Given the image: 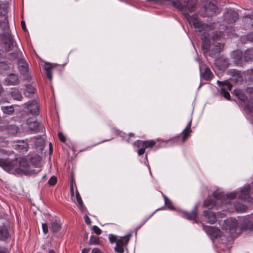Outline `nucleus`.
<instances>
[{
    "mask_svg": "<svg viewBox=\"0 0 253 253\" xmlns=\"http://www.w3.org/2000/svg\"><path fill=\"white\" fill-rule=\"evenodd\" d=\"M11 95L14 99L16 100L19 101L22 98L21 93L18 89L16 88L12 89V91L11 92Z\"/></svg>",
    "mask_w": 253,
    "mask_h": 253,
    "instance_id": "nucleus-24",
    "label": "nucleus"
},
{
    "mask_svg": "<svg viewBox=\"0 0 253 253\" xmlns=\"http://www.w3.org/2000/svg\"><path fill=\"white\" fill-rule=\"evenodd\" d=\"M178 137H177V138H174L173 139V140H178Z\"/></svg>",
    "mask_w": 253,
    "mask_h": 253,
    "instance_id": "nucleus-62",
    "label": "nucleus"
},
{
    "mask_svg": "<svg viewBox=\"0 0 253 253\" xmlns=\"http://www.w3.org/2000/svg\"><path fill=\"white\" fill-rule=\"evenodd\" d=\"M233 94L239 99L243 101L244 103H246V101L247 100V98L242 90L240 89H235L233 91Z\"/></svg>",
    "mask_w": 253,
    "mask_h": 253,
    "instance_id": "nucleus-21",
    "label": "nucleus"
},
{
    "mask_svg": "<svg viewBox=\"0 0 253 253\" xmlns=\"http://www.w3.org/2000/svg\"><path fill=\"white\" fill-rule=\"evenodd\" d=\"M84 219L85 222L87 224L89 225V224H91L90 219L89 218V217L87 215L84 216Z\"/></svg>",
    "mask_w": 253,
    "mask_h": 253,
    "instance_id": "nucleus-47",
    "label": "nucleus"
},
{
    "mask_svg": "<svg viewBox=\"0 0 253 253\" xmlns=\"http://www.w3.org/2000/svg\"><path fill=\"white\" fill-rule=\"evenodd\" d=\"M213 196L216 199V200H220L221 204L224 205L227 203L228 200L223 199V194L220 192L218 190H215L213 193Z\"/></svg>",
    "mask_w": 253,
    "mask_h": 253,
    "instance_id": "nucleus-20",
    "label": "nucleus"
},
{
    "mask_svg": "<svg viewBox=\"0 0 253 253\" xmlns=\"http://www.w3.org/2000/svg\"><path fill=\"white\" fill-rule=\"evenodd\" d=\"M224 222L227 225V227L225 228L229 229L231 234L233 233L238 225L237 220L234 218H230L224 220Z\"/></svg>",
    "mask_w": 253,
    "mask_h": 253,
    "instance_id": "nucleus-12",
    "label": "nucleus"
},
{
    "mask_svg": "<svg viewBox=\"0 0 253 253\" xmlns=\"http://www.w3.org/2000/svg\"><path fill=\"white\" fill-rule=\"evenodd\" d=\"M203 228L212 240L219 236L220 234V231L217 228L213 226H207L204 224H203Z\"/></svg>",
    "mask_w": 253,
    "mask_h": 253,
    "instance_id": "nucleus-7",
    "label": "nucleus"
},
{
    "mask_svg": "<svg viewBox=\"0 0 253 253\" xmlns=\"http://www.w3.org/2000/svg\"><path fill=\"white\" fill-rule=\"evenodd\" d=\"M203 216L205 220L211 224H213L216 221V216L215 213L210 211H205L203 213Z\"/></svg>",
    "mask_w": 253,
    "mask_h": 253,
    "instance_id": "nucleus-14",
    "label": "nucleus"
},
{
    "mask_svg": "<svg viewBox=\"0 0 253 253\" xmlns=\"http://www.w3.org/2000/svg\"><path fill=\"white\" fill-rule=\"evenodd\" d=\"M93 230L97 235H100L101 233V229L97 226H93Z\"/></svg>",
    "mask_w": 253,
    "mask_h": 253,
    "instance_id": "nucleus-42",
    "label": "nucleus"
},
{
    "mask_svg": "<svg viewBox=\"0 0 253 253\" xmlns=\"http://www.w3.org/2000/svg\"><path fill=\"white\" fill-rule=\"evenodd\" d=\"M0 253H7V250L4 248H0Z\"/></svg>",
    "mask_w": 253,
    "mask_h": 253,
    "instance_id": "nucleus-51",
    "label": "nucleus"
},
{
    "mask_svg": "<svg viewBox=\"0 0 253 253\" xmlns=\"http://www.w3.org/2000/svg\"><path fill=\"white\" fill-rule=\"evenodd\" d=\"M56 182H57L56 177L54 176L51 177L48 180V183L50 185H54V184H56Z\"/></svg>",
    "mask_w": 253,
    "mask_h": 253,
    "instance_id": "nucleus-40",
    "label": "nucleus"
},
{
    "mask_svg": "<svg viewBox=\"0 0 253 253\" xmlns=\"http://www.w3.org/2000/svg\"><path fill=\"white\" fill-rule=\"evenodd\" d=\"M172 3L173 6L180 9L182 11L186 18L188 16H190L186 11H192L195 4L193 0H187L186 3L184 5H182L178 0H173Z\"/></svg>",
    "mask_w": 253,
    "mask_h": 253,
    "instance_id": "nucleus-3",
    "label": "nucleus"
},
{
    "mask_svg": "<svg viewBox=\"0 0 253 253\" xmlns=\"http://www.w3.org/2000/svg\"><path fill=\"white\" fill-rule=\"evenodd\" d=\"M5 82L7 85H15L19 83V81L16 74H11L6 77Z\"/></svg>",
    "mask_w": 253,
    "mask_h": 253,
    "instance_id": "nucleus-15",
    "label": "nucleus"
},
{
    "mask_svg": "<svg viewBox=\"0 0 253 253\" xmlns=\"http://www.w3.org/2000/svg\"><path fill=\"white\" fill-rule=\"evenodd\" d=\"M246 106L249 111L253 112V99H250V100L246 104Z\"/></svg>",
    "mask_w": 253,
    "mask_h": 253,
    "instance_id": "nucleus-35",
    "label": "nucleus"
},
{
    "mask_svg": "<svg viewBox=\"0 0 253 253\" xmlns=\"http://www.w3.org/2000/svg\"><path fill=\"white\" fill-rule=\"evenodd\" d=\"M47 78L51 81L52 79V73L51 71L46 72Z\"/></svg>",
    "mask_w": 253,
    "mask_h": 253,
    "instance_id": "nucleus-49",
    "label": "nucleus"
},
{
    "mask_svg": "<svg viewBox=\"0 0 253 253\" xmlns=\"http://www.w3.org/2000/svg\"><path fill=\"white\" fill-rule=\"evenodd\" d=\"M250 185L246 186L242 188L239 194V198L245 202H252L253 198L250 195Z\"/></svg>",
    "mask_w": 253,
    "mask_h": 253,
    "instance_id": "nucleus-9",
    "label": "nucleus"
},
{
    "mask_svg": "<svg viewBox=\"0 0 253 253\" xmlns=\"http://www.w3.org/2000/svg\"><path fill=\"white\" fill-rule=\"evenodd\" d=\"M99 243V239L94 236H91L89 240V243L90 244H98Z\"/></svg>",
    "mask_w": 253,
    "mask_h": 253,
    "instance_id": "nucleus-36",
    "label": "nucleus"
},
{
    "mask_svg": "<svg viewBox=\"0 0 253 253\" xmlns=\"http://www.w3.org/2000/svg\"><path fill=\"white\" fill-rule=\"evenodd\" d=\"M164 197L165 201V204L167 206L168 208L169 209H173V206L171 205V204L170 202H169H169H168L169 200H168V198L165 195H164Z\"/></svg>",
    "mask_w": 253,
    "mask_h": 253,
    "instance_id": "nucleus-41",
    "label": "nucleus"
},
{
    "mask_svg": "<svg viewBox=\"0 0 253 253\" xmlns=\"http://www.w3.org/2000/svg\"><path fill=\"white\" fill-rule=\"evenodd\" d=\"M5 43L6 45H7L8 50L13 49L15 45V42L13 41L12 37L10 35H7L6 39L5 41Z\"/></svg>",
    "mask_w": 253,
    "mask_h": 253,
    "instance_id": "nucleus-22",
    "label": "nucleus"
},
{
    "mask_svg": "<svg viewBox=\"0 0 253 253\" xmlns=\"http://www.w3.org/2000/svg\"><path fill=\"white\" fill-rule=\"evenodd\" d=\"M0 166L5 171L13 174L30 175L36 174L40 171L31 170L28 162L25 158H21L19 160L17 159L13 160L0 159Z\"/></svg>",
    "mask_w": 253,
    "mask_h": 253,
    "instance_id": "nucleus-2",
    "label": "nucleus"
},
{
    "mask_svg": "<svg viewBox=\"0 0 253 253\" xmlns=\"http://www.w3.org/2000/svg\"><path fill=\"white\" fill-rule=\"evenodd\" d=\"M2 91H3V88L1 86V85L0 84V95L2 93Z\"/></svg>",
    "mask_w": 253,
    "mask_h": 253,
    "instance_id": "nucleus-58",
    "label": "nucleus"
},
{
    "mask_svg": "<svg viewBox=\"0 0 253 253\" xmlns=\"http://www.w3.org/2000/svg\"><path fill=\"white\" fill-rule=\"evenodd\" d=\"M130 235H127L124 237H121L118 239L116 246L115 247L116 252L119 253H123L126 247L127 246L130 238Z\"/></svg>",
    "mask_w": 253,
    "mask_h": 253,
    "instance_id": "nucleus-5",
    "label": "nucleus"
},
{
    "mask_svg": "<svg viewBox=\"0 0 253 253\" xmlns=\"http://www.w3.org/2000/svg\"><path fill=\"white\" fill-rule=\"evenodd\" d=\"M42 229L43 232L44 234H47L48 233V226L47 224L46 223H43L42 224Z\"/></svg>",
    "mask_w": 253,
    "mask_h": 253,
    "instance_id": "nucleus-43",
    "label": "nucleus"
},
{
    "mask_svg": "<svg viewBox=\"0 0 253 253\" xmlns=\"http://www.w3.org/2000/svg\"><path fill=\"white\" fill-rule=\"evenodd\" d=\"M182 214L183 217L189 220H194L195 222H198L197 219V210L196 207H195L194 209L191 212L183 211L182 212Z\"/></svg>",
    "mask_w": 253,
    "mask_h": 253,
    "instance_id": "nucleus-16",
    "label": "nucleus"
},
{
    "mask_svg": "<svg viewBox=\"0 0 253 253\" xmlns=\"http://www.w3.org/2000/svg\"><path fill=\"white\" fill-rule=\"evenodd\" d=\"M155 144L156 142L153 140L146 141L137 140L133 143V145L134 147L139 148L137 153L139 156H140L144 153L146 148H152Z\"/></svg>",
    "mask_w": 253,
    "mask_h": 253,
    "instance_id": "nucleus-4",
    "label": "nucleus"
},
{
    "mask_svg": "<svg viewBox=\"0 0 253 253\" xmlns=\"http://www.w3.org/2000/svg\"><path fill=\"white\" fill-rule=\"evenodd\" d=\"M36 90L35 87L32 85H28L26 86L25 90V93H28L29 94L34 93Z\"/></svg>",
    "mask_w": 253,
    "mask_h": 253,
    "instance_id": "nucleus-34",
    "label": "nucleus"
},
{
    "mask_svg": "<svg viewBox=\"0 0 253 253\" xmlns=\"http://www.w3.org/2000/svg\"><path fill=\"white\" fill-rule=\"evenodd\" d=\"M223 34L222 32H216L213 34V35L212 36V39L213 41H215L218 39L219 38H220L222 35Z\"/></svg>",
    "mask_w": 253,
    "mask_h": 253,
    "instance_id": "nucleus-37",
    "label": "nucleus"
},
{
    "mask_svg": "<svg viewBox=\"0 0 253 253\" xmlns=\"http://www.w3.org/2000/svg\"><path fill=\"white\" fill-rule=\"evenodd\" d=\"M244 58L246 61H251L253 59V49H250L245 52Z\"/></svg>",
    "mask_w": 253,
    "mask_h": 253,
    "instance_id": "nucleus-28",
    "label": "nucleus"
},
{
    "mask_svg": "<svg viewBox=\"0 0 253 253\" xmlns=\"http://www.w3.org/2000/svg\"><path fill=\"white\" fill-rule=\"evenodd\" d=\"M232 57L234 59V62L237 65L242 66V52L239 50H237L233 52Z\"/></svg>",
    "mask_w": 253,
    "mask_h": 253,
    "instance_id": "nucleus-18",
    "label": "nucleus"
},
{
    "mask_svg": "<svg viewBox=\"0 0 253 253\" xmlns=\"http://www.w3.org/2000/svg\"><path fill=\"white\" fill-rule=\"evenodd\" d=\"M235 208L236 210L239 212H244L247 210L246 206L239 203L235 205Z\"/></svg>",
    "mask_w": 253,
    "mask_h": 253,
    "instance_id": "nucleus-31",
    "label": "nucleus"
},
{
    "mask_svg": "<svg viewBox=\"0 0 253 253\" xmlns=\"http://www.w3.org/2000/svg\"><path fill=\"white\" fill-rule=\"evenodd\" d=\"M26 108L29 112L33 115H36L39 111V105L37 101L33 100L26 104Z\"/></svg>",
    "mask_w": 253,
    "mask_h": 253,
    "instance_id": "nucleus-10",
    "label": "nucleus"
},
{
    "mask_svg": "<svg viewBox=\"0 0 253 253\" xmlns=\"http://www.w3.org/2000/svg\"><path fill=\"white\" fill-rule=\"evenodd\" d=\"M58 137L60 140L63 142H64L66 141V138L62 132L58 133Z\"/></svg>",
    "mask_w": 253,
    "mask_h": 253,
    "instance_id": "nucleus-44",
    "label": "nucleus"
},
{
    "mask_svg": "<svg viewBox=\"0 0 253 253\" xmlns=\"http://www.w3.org/2000/svg\"><path fill=\"white\" fill-rule=\"evenodd\" d=\"M251 76L253 78V70L251 72Z\"/></svg>",
    "mask_w": 253,
    "mask_h": 253,
    "instance_id": "nucleus-61",
    "label": "nucleus"
},
{
    "mask_svg": "<svg viewBox=\"0 0 253 253\" xmlns=\"http://www.w3.org/2000/svg\"><path fill=\"white\" fill-rule=\"evenodd\" d=\"M204 206L209 209L212 208L215 206V202L212 200H208L205 201Z\"/></svg>",
    "mask_w": 253,
    "mask_h": 253,
    "instance_id": "nucleus-33",
    "label": "nucleus"
},
{
    "mask_svg": "<svg viewBox=\"0 0 253 253\" xmlns=\"http://www.w3.org/2000/svg\"><path fill=\"white\" fill-rule=\"evenodd\" d=\"M61 226L56 221H53L50 224V229L53 232H56L60 230Z\"/></svg>",
    "mask_w": 253,
    "mask_h": 253,
    "instance_id": "nucleus-29",
    "label": "nucleus"
},
{
    "mask_svg": "<svg viewBox=\"0 0 253 253\" xmlns=\"http://www.w3.org/2000/svg\"><path fill=\"white\" fill-rule=\"evenodd\" d=\"M91 253H102L98 248H94L92 250Z\"/></svg>",
    "mask_w": 253,
    "mask_h": 253,
    "instance_id": "nucleus-50",
    "label": "nucleus"
},
{
    "mask_svg": "<svg viewBox=\"0 0 253 253\" xmlns=\"http://www.w3.org/2000/svg\"><path fill=\"white\" fill-rule=\"evenodd\" d=\"M89 250L88 249L84 248L82 250V253H88Z\"/></svg>",
    "mask_w": 253,
    "mask_h": 253,
    "instance_id": "nucleus-54",
    "label": "nucleus"
},
{
    "mask_svg": "<svg viewBox=\"0 0 253 253\" xmlns=\"http://www.w3.org/2000/svg\"><path fill=\"white\" fill-rule=\"evenodd\" d=\"M9 233L5 227H0V240H4L8 238Z\"/></svg>",
    "mask_w": 253,
    "mask_h": 253,
    "instance_id": "nucleus-26",
    "label": "nucleus"
},
{
    "mask_svg": "<svg viewBox=\"0 0 253 253\" xmlns=\"http://www.w3.org/2000/svg\"><path fill=\"white\" fill-rule=\"evenodd\" d=\"M187 19L190 26L195 29V31L203 33L202 40L204 52L205 53L209 52V55L212 57L218 56L221 49L220 43L217 42L211 45L209 39V32L212 30V26L202 23L198 18L193 16H188Z\"/></svg>",
    "mask_w": 253,
    "mask_h": 253,
    "instance_id": "nucleus-1",
    "label": "nucleus"
},
{
    "mask_svg": "<svg viewBox=\"0 0 253 253\" xmlns=\"http://www.w3.org/2000/svg\"><path fill=\"white\" fill-rule=\"evenodd\" d=\"M51 68L52 66L50 64H46L44 67V69L46 71V72L51 71Z\"/></svg>",
    "mask_w": 253,
    "mask_h": 253,
    "instance_id": "nucleus-46",
    "label": "nucleus"
},
{
    "mask_svg": "<svg viewBox=\"0 0 253 253\" xmlns=\"http://www.w3.org/2000/svg\"><path fill=\"white\" fill-rule=\"evenodd\" d=\"M133 136H134V134H133V133H129V134H128V139L126 140V141H127L128 142H129V139H130V137H133Z\"/></svg>",
    "mask_w": 253,
    "mask_h": 253,
    "instance_id": "nucleus-55",
    "label": "nucleus"
},
{
    "mask_svg": "<svg viewBox=\"0 0 253 253\" xmlns=\"http://www.w3.org/2000/svg\"><path fill=\"white\" fill-rule=\"evenodd\" d=\"M1 110L4 114L10 115L14 112V108L12 106H3L1 107Z\"/></svg>",
    "mask_w": 253,
    "mask_h": 253,
    "instance_id": "nucleus-32",
    "label": "nucleus"
},
{
    "mask_svg": "<svg viewBox=\"0 0 253 253\" xmlns=\"http://www.w3.org/2000/svg\"><path fill=\"white\" fill-rule=\"evenodd\" d=\"M10 127L13 130V131H12V132L9 131L10 133L14 134L17 132V127L16 126H9L8 129H9Z\"/></svg>",
    "mask_w": 253,
    "mask_h": 253,
    "instance_id": "nucleus-48",
    "label": "nucleus"
},
{
    "mask_svg": "<svg viewBox=\"0 0 253 253\" xmlns=\"http://www.w3.org/2000/svg\"><path fill=\"white\" fill-rule=\"evenodd\" d=\"M27 125L28 126L29 129L35 132H39L41 130H42L43 128V126L42 124L36 121H30L29 120L27 121Z\"/></svg>",
    "mask_w": 253,
    "mask_h": 253,
    "instance_id": "nucleus-11",
    "label": "nucleus"
},
{
    "mask_svg": "<svg viewBox=\"0 0 253 253\" xmlns=\"http://www.w3.org/2000/svg\"><path fill=\"white\" fill-rule=\"evenodd\" d=\"M246 39L247 41L253 42V32L248 34L246 36Z\"/></svg>",
    "mask_w": 253,
    "mask_h": 253,
    "instance_id": "nucleus-45",
    "label": "nucleus"
},
{
    "mask_svg": "<svg viewBox=\"0 0 253 253\" xmlns=\"http://www.w3.org/2000/svg\"><path fill=\"white\" fill-rule=\"evenodd\" d=\"M224 20L228 23H233L238 19V14L233 10H228L223 15Z\"/></svg>",
    "mask_w": 253,
    "mask_h": 253,
    "instance_id": "nucleus-8",
    "label": "nucleus"
},
{
    "mask_svg": "<svg viewBox=\"0 0 253 253\" xmlns=\"http://www.w3.org/2000/svg\"><path fill=\"white\" fill-rule=\"evenodd\" d=\"M244 22L246 23V27L250 29L253 27V15L251 16H245L243 18Z\"/></svg>",
    "mask_w": 253,
    "mask_h": 253,
    "instance_id": "nucleus-23",
    "label": "nucleus"
},
{
    "mask_svg": "<svg viewBox=\"0 0 253 253\" xmlns=\"http://www.w3.org/2000/svg\"><path fill=\"white\" fill-rule=\"evenodd\" d=\"M76 198L77 201L78 203V207L81 211L83 212L84 210H85V208L84 206L83 202L82 200L81 197L80 195V194L78 191L76 192Z\"/></svg>",
    "mask_w": 253,
    "mask_h": 253,
    "instance_id": "nucleus-25",
    "label": "nucleus"
},
{
    "mask_svg": "<svg viewBox=\"0 0 253 253\" xmlns=\"http://www.w3.org/2000/svg\"><path fill=\"white\" fill-rule=\"evenodd\" d=\"M250 228L251 229L253 230V221L252 222V223L251 224Z\"/></svg>",
    "mask_w": 253,
    "mask_h": 253,
    "instance_id": "nucleus-60",
    "label": "nucleus"
},
{
    "mask_svg": "<svg viewBox=\"0 0 253 253\" xmlns=\"http://www.w3.org/2000/svg\"><path fill=\"white\" fill-rule=\"evenodd\" d=\"M18 67L20 73L26 75L28 71V65L24 59H20L18 62Z\"/></svg>",
    "mask_w": 253,
    "mask_h": 253,
    "instance_id": "nucleus-17",
    "label": "nucleus"
},
{
    "mask_svg": "<svg viewBox=\"0 0 253 253\" xmlns=\"http://www.w3.org/2000/svg\"><path fill=\"white\" fill-rule=\"evenodd\" d=\"M217 83L221 87V94L227 99H230V94L227 90H231L232 85L228 81L220 82L217 81Z\"/></svg>",
    "mask_w": 253,
    "mask_h": 253,
    "instance_id": "nucleus-6",
    "label": "nucleus"
},
{
    "mask_svg": "<svg viewBox=\"0 0 253 253\" xmlns=\"http://www.w3.org/2000/svg\"><path fill=\"white\" fill-rule=\"evenodd\" d=\"M206 15L210 16L214 14L217 9L216 5L211 2H209L205 5Z\"/></svg>",
    "mask_w": 253,
    "mask_h": 253,
    "instance_id": "nucleus-13",
    "label": "nucleus"
},
{
    "mask_svg": "<svg viewBox=\"0 0 253 253\" xmlns=\"http://www.w3.org/2000/svg\"><path fill=\"white\" fill-rule=\"evenodd\" d=\"M28 145L27 143H23L21 145H16V149L20 152L24 153L28 150Z\"/></svg>",
    "mask_w": 253,
    "mask_h": 253,
    "instance_id": "nucleus-30",
    "label": "nucleus"
},
{
    "mask_svg": "<svg viewBox=\"0 0 253 253\" xmlns=\"http://www.w3.org/2000/svg\"><path fill=\"white\" fill-rule=\"evenodd\" d=\"M48 253H56L55 251L53 250H50Z\"/></svg>",
    "mask_w": 253,
    "mask_h": 253,
    "instance_id": "nucleus-59",
    "label": "nucleus"
},
{
    "mask_svg": "<svg viewBox=\"0 0 253 253\" xmlns=\"http://www.w3.org/2000/svg\"><path fill=\"white\" fill-rule=\"evenodd\" d=\"M238 193L237 192H231L227 194L228 200H232L236 197Z\"/></svg>",
    "mask_w": 253,
    "mask_h": 253,
    "instance_id": "nucleus-38",
    "label": "nucleus"
},
{
    "mask_svg": "<svg viewBox=\"0 0 253 253\" xmlns=\"http://www.w3.org/2000/svg\"><path fill=\"white\" fill-rule=\"evenodd\" d=\"M118 239H119V238H118V237L116 236L113 235H109V240L111 243H113L115 242H116V243Z\"/></svg>",
    "mask_w": 253,
    "mask_h": 253,
    "instance_id": "nucleus-39",
    "label": "nucleus"
},
{
    "mask_svg": "<svg viewBox=\"0 0 253 253\" xmlns=\"http://www.w3.org/2000/svg\"><path fill=\"white\" fill-rule=\"evenodd\" d=\"M119 135H121L123 137H125V136L126 135V134H125V133H124L123 132L120 131L119 133Z\"/></svg>",
    "mask_w": 253,
    "mask_h": 253,
    "instance_id": "nucleus-57",
    "label": "nucleus"
},
{
    "mask_svg": "<svg viewBox=\"0 0 253 253\" xmlns=\"http://www.w3.org/2000/svg\"><path fill=\"white\" fill-rule=\"evenodd\" d=\"M6 66V65L4 62H0V69L2 67H5Z\"/></svg>",
    "mask_w": 253,
    "mask_h": 253,
    "instance_id": "nucleus-56",
    "label": "nucleus"
},
{
    "mask_svg": "<svg viewBox=\"0 0 253 253\" xmlns=\"http://www.w3.org/2000/svg\"><path fill=\"white\" fill-rule=\"evenodd\" d=\"M191 122H189L187 126L185 128V129L182 131L181 134L183 135L182 138V143H184L187 138L190 135V133L192 132L191 130Z\"/></svg>",
    "mask_w": 253,
    "mask_h": 253,
    "instance_id": "nucleus-19",
    "label": "nucleus"
},
{
    "mask_svg": "<svg viewBox=\"0 0 253 253\" xmlns=\"http://www.w3.org/2000/svg\"><path fill=\"white\" fill-rule=\"evenodd\" d=\"M71 195L72 197H73L74 195V189L73 185H71L70 188Z\"/></svg>",
    "mask_w": 253,
    "mask_h": 253,
    "instance_id": "nucleus-53",
    "label": "nucleus"
},
{
    "mask_svg": "<svg viewBox=\"0 0 253 253\" xmlns=\"http://www.w3.org/2000/svg\"><path fill=\"white\" fill-rule=\"evenodd\" d=\"M212 76V74L211 70L209 68H206L205 69L204 72L202 74L203 79L205 80L209 81L211 79Z\"/></svg>",
    "mask_w": 253,
    "mask_h": 253,
    "instance_id": "nucleus-27",
    "label": "nucleus"
},
{
    "mask_svg": "<svg viewBox=\"0 0 253 253\" xmlns=\"http://www.w3.org/2000/svg\"><path fill=\"white\" fill-rule=\"evenodd\" d=\"M21 26H22V29L24 30H26V24L24 21H21Z\"/></svg>",
    "mask_w": 253,
    "mask_h": 253,
    "instance_id": "nucleus-52",
    "label": "nucleus"
}]
</instances>
